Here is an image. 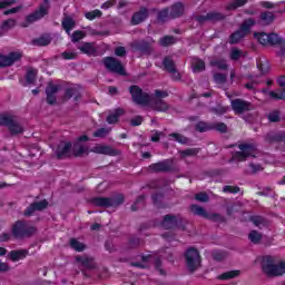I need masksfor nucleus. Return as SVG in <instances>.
Returning a JSON list of instances; mask_svg holds the SVG:
<instances>
[{
  "label": "nucleus",
  "mask_w": 285,
  "mask_h": 285,
  "mask_svg": "<svg viewBox=\"0 0 285 285\" xmlns=\"http://www.w3.org/2000/svg\"><path fill=\"white\" fill-rule=\"evenodd\" d=\"M9 257L11 262H19L21 259H26V257H28V250H12L10 252Z\"/></svg>",
  "instance_id": "obj_24"
},
{
  "label": "nucleus",
  "mask_w": 285,
  "mask_h": 285,
  "mask_svg": "<svg viewBox=\"0 0 285 285\" xmlns=\"http://www.w3.org/2000/svg\"><path fill=\"white\" fill-rule=\"evenodd\" d=\"M129 92L131 95L134 104H137L138 106H148V104H150V95L144 92L141 88L137 86H131L129 88Z\"/></svg>",
  "instance_id": "obj_7"
},
{
  "label": "nucleus",
  "mask_w": 285,
  "mask_h": 285,
  "mask_svg": "<svg viewBox=\"0 0 285 285\" xmlns=\"http://www.w3.org/2000/svg\"><path fill=\"white\" fill-rule=\"evenodd\" d=\"M72 149V144L70 142H60L58 148L56 149V155L58 159H66V157H70V150Z\"/></svg>",
  "instance_id": "obj_16"
},
{
  "label": "nucleus",
  "mask_w": 285,
  "mask_h": 285,
  "mask_svg": "<svg viewBox=\"0 0 285 285\" xmlns=\"http://www.w3.org/2000/svg\"><path fill=\"white\" fill-rule=\"evenodd\" d=\"M115 55H116L117 57H124V56L126 55V48H124V47H118V48H116Z\"/></svg>",
  "instance_id": "obj_64"
},
{
  "label": "nucleus",
  "mask_w": 285,
  "mask_h": 285,
  "mask_svg": "<svg viewBox=\"0 0 285 285\" xmlns=\"http://www.w3.org/2000/svg\"><path fill=\"white\" fill-rule=\"evenodd\" d=\"M266 140L267 141H284V136L275 135V134L271 132V134H267Z\"/></svg>",
  "instance_id": "obj_53"
},
{
  "label": "nucleus",
  "mask_w": 285,
  "mask_h": 285,
  "mask_svg": "<svg viewBox=\"0 0 285 285\" xmlns=\"http://www.w3.org/2000/svg\"><path fill=\"white\" fill-rule=\"evenodd\" d=\"M168 19H170V12L168 11V9H164L161 11H159L158 13V21H167Z\"/></svg>",
  "instance_id": "obj_50"
},
{
  "label": "nucleus",
  "mask_w": 285,
  "mask_h": 285,
  "mask_svg": "<svg viewBox=\"0 0 285 285\" xmlns=\"http://www.w3.org/2000/svg\"><path fill=\"white\" fill-rule=\"evenodd\" d=\"M16 24L17 21H14V19H9L2 23V28H14Z\"/></svg>",
  "instance_id": "obj_62"
},
{
  "label": "nucleus",
  "mask_w": 285,
  "mask_h": 285,
  "mask_svg": "<svg viewBox=\"0 0 285 285\" xmlns=\"http://www.w3.org/2000/svg\"><path fill=\"white\" fill-rule=\"evenodd\" d=\"M255 23L256 21L253 18L244 20L239 27V30L230 35L229 43H239V41H242V39H244V37L250 32V28H253Z\"/></svg>",
  "instance_id": "obj_3"
},
{
  "label": "nucleus",
  "mask_w": 285,
  "mask_h": 285,
  "mask_svg": "<svg viewBox=\"0 0 285 285\" xmlns=\"http://www.w3.org/2000/svg\"><path fill=\"white\" fill-rule=\"evenodd\" d=\"M48 14V8L40 7V9L27 17L28 23H35V21H39V19H43Z\"/></svg>",
  "instance_id": "obj_20"
},
{
  "label": "nucleus",
  "mask_w": 285,
  "mask_h": 285,
  "mask_svg": "<svg viewBox=\"0 0 285 285\" xmlns=\"http://www.w3.org/2000/svg\"><path fill=\"white\" fill-rule=\"evenodd\" d=\"M232 109L237 115H244V112H248L253 109V105L246 100L235 99L232 100Z\"/></svg>",
  "instance_id": "obj_12"
},
{
  "label": "nucleus",
  "mask_w": 285,
  "mask_h": 285,
  "mask_svg": "<svg viewBox=\"0 0 285 285\" xmlns=\"http://www.w3.org/2000/svg\"><path fill=\"white\" fill-rule=\"evenodd\" d=\"M210 66H215L219 70H226L228 68V65L224 59L210 60Z\"/></svg>",
  "instance_id": "obj_41"
},
{
  "label": "nucleus",
  "mask_w": 285,
  "mask_h": 285,
  "mask_svg": "<svg viewBox=\"0 0 285 285\" xmlns=\"http://www.w3.org/2000/svg\"><path fill=\"white\" fill-rule=\"evenodd\" d=\"M275 21V13L271 11H264L261 13V22L263 26H271Z\"/></svg>",
  "instance_id": "obj_26"
},
{
  "label": "nucleus",
  "mask_w": 285,
  "mask_h": 285,
  "mask_svg": "<svg viewBox=\"0 0 285 285\" xmlns=\"http://www.w3.org/2000/svg\"><path fill=\"white\" fill-rule=\"evenodd\" d=\"M37 227L24 220H17L12 226V235L18 238L32 237Z\"/></svg>",
  "instance_id": "obj_2"
},
{
  "label": "nucleus",
  "mask_w": 285,
  "mask_h": 285,
  "mask_svg": "<svg viewBox=\"0 0 285 285\" xmlns=\"http://www.w3.org/2000/svg\"><path fill=\"white\" fill-rule=\"evenodd\" d=\"M83 37H86V32L85 31H73V33L71 35V41L72 43H77V41H81V39H83Z\"/></svg>",
  "instance_id": "obj_45"
},
{
  "label": "nucleus",
  "mask_w": 285,
  "mask_h": 285,
  "mask_svg": "<svg viewBox=\"0 0 285 285\" xmlns=\"http://www.w3.org/2000/svg\"><path fill=\"white\" fill-rule=\"evenodd\" d=\"M131 50L138 51V52H148L150 50V43L141 40V41H135L131 45Z\"/></svg>",
  "instance_id": "obj_23"
},
{
  "label": "nucleus",
  "mask_w": 285,
  "mask_h": 285,
  "mask_svg": "<svg viewBox=\"0 0 285 285\" xmlns=\"http://www.w3.org/2000/svg\"><path fill=\"white\" fill-rule=\"evenodd\" d=\"M197 149H187V150H183L180 151V156L184 157H195V155H197Z\"/></svg>",
  "instance_id": "obj_56"
},
{
  "label": "nucleus",
  "mask_w": 285,
  "mask_h": 285,
  "mask_svg": "<svg viewBox=\"0 0 285 285\" xmlns=\"http://www.w3.org/2000/svg\"><path fill=\"white\" fill-rule=\"evenodd\" d=\"M104 66L109 70L110 72H115L116 75H126V69H124V65H121V61L115 59L114 57H106L104 58Z\"/></svg>",
  "instance_id": "obj_10"
},
{
  "label": "nucleus",
  "mask_w": 285,
  "mask_h": 285,
  "mask_svg": "<svg viewBox=\"0 0 285 285\" xmlns=\"http://www.w3.org/2000/svg\"><path fill=\"white\" fill-rule=\"evenodd\" d=\"M62 58H65L67 60L77 59V53L65 51V52H62Z\"/></svg>",
  "instance_id": "obj_63"
},
{
  "label": "nucleus",
  "mask_w": 285,
  "mask_h": 285,
  "mask_svg": "<svg viewBox=\"0 0 285 285\" xmlns=\"http://www.w3.org/2000/svg\"><path fill=\"white\" fill-rule=\"evenodd\" d=\"M33 206H35L36 210H45V208H48V202L40 200V202L33 203Z\"/></svg>",
  "instance_id": "obj_55"
},
{
  "label": "nucleus",
  "mask_w": 285,
  "mask_h": 285,
  "mask_svg": "<svg viewBox=\"0 0 285 285\" xmlns=\"http://www.w3.org/2000/svg\"><path fill=\"white\" fill-rule=\"evenodd\" d=\"M73 155L76 157H81L82 155H88V147L79 145V142H76L73 145Z\"/></svg>",
  "instance_id": "obj_33"
},
{
  "label": "nucleus",
  "mask_w": 285,
  "mask_h": 285,
  "mask_svg": "<svg viewBox=\"0 0 285 285\" xmlns=\"http://www.w3.org/2000/svg\"><path fill=\"white\" fill-rule=\"evenodd\" d=\"M239 275H242V272L239 269L229 271L220 274L218 276V279H223V281L235 279L236 277H239Z\"/></svg>",
  "instance_id": "obj_29"
},
{
  "label": "nucleus",
  "mask_w": 285,
  "mask_h": 285,
  "mask_svg": "<svg viewBox=\"0 0 285 285\" xmlns=\"http://www.w3.org/2000/svg\"><path fill=\"white\" fill-rule=\"evenodd\" d=\"M78 50L83 52V55H88V57H95L97 55V47L92 42H85L78 46Z\"/></svg>",
  "instance_id": "obj_19"
},
{
  "label": "nucleus",
  "mask_w": 285,
  "mask_h": 285,
  "mask_svg": "<svg viewBox=\"0 0 285 285\" xmlns=\"http://www.w3.org/2000/svg\"><path fill=\"white\" fill-rule=\"evenodd\" d=\"M263 273L268 277H282L285 275V262H277L273 256H264L262 261Z\"/></svg>",
  "instance_id": "obj_1"
},
{
  "label": "nucleus",
  "mask_w": 285,
  "mask_h": 285,
  "mask_svg": "<svg viewBox=\"0 0 285 285\" xmlns=\"http://www.w3.org/2000/svg\"><path fill=\"white\" fill-rule=\"evenodd\" d=\"M142 262L145 265L139 263H132V266H138L139 268H146L148 264H150V262H155V256L153 255L142 256Z\"/></svg>",
  "instance_id": "obj_39"
},
{
  "label": "nucleus",
  "mask_w": 285,
  "mask_h": 285,
  "mask_svg": "<svg viewBox=\"0 0 285 285\" xmlns=\"http://www.w3.org/2000/svg\"><path fill=\"white\" fill-rule=\"evenodd\" d=\"M268 96L271 99H285V91L277 90V91H269Z\"/></svg>",
  "instance_id": "obj_49"
},
{
  "label": "nucleus",
  "mask_w": 285,
  "mask_h": 285,
  "mask_svg": "<svg viewBox=\"0 0 285 285\" xmlns=\"http://www.w3.org/2000/svg\"><path fill=\"white\" fill-rule=\"evenodd\" d=\"M185 259L187 268L190 271V273H195V271L202 266V256L199 255V252L194 247L187 249L185 253Z\"/></svg>",
  "instance_id": "obj_5"
},
{
  "label": "nucleus",
  "mask_w": 285,
  "mask_h": 285,
  "mask_svg": "<svg viewBox=\"0 0 285 285\" xmlns=\"http://www.w3.org/2000/svg\"><path fill=\"white\" fill-rule=\"evenodd\" d=\"M163 65H164L165 70H167L168 72L175 71V61H173V59L165 58L163 61Z\"/></svg>",
  "instance_id": "obj_42"
},
{
  "label": "nucleus",
  "mask_w": 285,
  "mask_h": 285,
  "mask_svg": "<svg viewBox=\"0 0 285 285\" xmlns=\"http://www.w3.org/2000/svg\"><path fill=\"white\" fill-rule=\"evenodd\" d=\"M168 97V92L156 90L155 96L150 97L148 105L151 110H156L157 112H166L169 106L164 101V98Z\"/></svg>",
  "instance_id": "obj_4"
},
{
  "label": "nucleus",
  "mask_w": 285,
  "mask_h": 285,
  "mask_svg": "<svg viewBox=\"0 0 285 285\" xmlns=\"http://www.w3.org/2000/svg\"><path fill=\"white\" fill-rule=\"evenodd\" d=\"M255 39L261 42L262 46H277L279 43V36L277 33H254Z\"/></svg>",
  "instance_id": "obj_11"
},
{
  "label": "nucleus",
  "mask_w": 285,
  "mask_h": 285,
  "mask_svg": "<svg viewBox=\"0 0 285 285\" xmlns=\"http://www.w3.org/2000/svg\"><path fill=\"white\" fill-rule=\"evenodd\" d=\"M110 130H111L110 128H100L94 132V137H99V138L108 137V135H110Z\"/></svg>",
  "instance_id": "obj_46"
},
{
  "label": "nucleus",
  "mask_w": 285,
  "mask_h": 285,
  "mask_svg": "<svg viewBox=\"0 0 285 285\" xmlns=\"http://www.w3.org/2000/svg\"><path fill=\"white\" fill-rule=\"evenodd\" d=\"M196 130L198 132H206L208 130H213V125H208L207 122L200 121L196 125Z\"/></svg>",
  "instance_id": "obj_43"
},
{
  "label": "nucleus",
  "mask_w": 285,
  "mask_h": 285,
  "mask_svg": "<svg viewBox=\"0 0 285 285\" xmlns=\"http://www.w3.org/2000/svg\"><path fill=\"white\" fill-rule=\"evenodd\" d=\"M243 51L237 49V48H233L230 51V56L229 59H232V61H238L242 58Z\"/></svg>",
  "instance_id": "obj_47"
},
{
  "label": "nucleus",
  "mask_w": 285,
  "mask_h": 285,
  "mask_svg": "<svg viewBox=\"0 0 285 285\" xmlns=\"http://www.w3.org/2000/svg\"><path fill=\"white\" fill-rule=\"evenodd\" d=\"M190 210L195 215H198L199 217H205V219H208V213H206V209H204V207L198 205H191Z\"/></svg>",
  "instance_id": "obj_32"
},
{
  "label": "nucleus",
  "mask_w": 285,
  "mask_h": 285,
  "mask_svg": "<svg viewBox=\"0 0 285 285\" xmlns=\"http://www.w3.org/2000/svg\"><path fill=\"white\" fill-rule=\"evenodd\" d=\"M179 222H181L180 217L173 216V215H166L161 223V226H163V228L168 230L170 228H177V225L179 224Z\"/></svg>",
  "instance_id": "obj_18"
},
{
  "label": "nucleus",
  "mask_w": 285,
  "mask_h": 285,
  "mask_svg": "<svg viewBox=\"0 0 285 285\" xmlns=\"http://www.w3.org/2000/svg\"><path fill=\"white\" fill-rule=\"evenodd\" d=\"M224 193H233V194H237L239 193V187H233V186H225L223 188Z\"/></svg>",
  "instance_id": "obj_61"
},
{
  "label": "nucleus",
  "mask_w": 285,
  "mask_h": 285,
  "mask_svg": "<svg viewBox=\"0 0 285 285\" xmlns=\"http://www.w3.org/2000/svg\"><path fill=\"white\" fill-rule=\"evenodd\" d=\"M124 115V109H116L112 114L107 117V124H117L119 121V116Z\"/></svg>",
  "instance_id": "obj_30"
},
{
  "label": "nucleus",
  "mask_w": 285,
  "mask_h": 285,
  "mask_svg": "<svg viewBox=\"0 0 285 285\" xmlns=\"http://www.w3.org/2000/svg\"><path fill=\"white\" fill-rule=\"evenodd\" d=\"M149 170H151V173H168L170 165L168 161L156 163L149 166Z\"/></svg>",
  "instance_id": "obj_22"
},
{
  "label": "nucleus",
  "mask_w": 285,
  "mask_h": 285,
  "mask_svg": "<svg viewBox=\"0 0 285 285\" xmlns=\"http://www.w3.org/2000/svg\"><path fill=\"white\" fill-rule=\"evenodd\" d=\"M196 19L198 23H204V21H220V19H224V16L217 12H209L206 16H198Z\"/></svg>",
  "instance_id": "obj_21"
},
{
  "label": "nucleus",
  "mask_w": 285,
  "mask_h": 285,
  "mask_svg": "<svg viewBox=\"0 0 285 285\" xmlns=\"http://www.w3.org/2000/svg\"><path fill=\"white\" fill-rule=\"evenodd\" d=\"M62 28L66 30L67 35H70V31L75 28V20H72V18H66L62 21Z\"/></svg>",
  "instance_id": "obj_35"
},
{
  "label": "nucleus",
  "mask_w": 285,
  "mask_h": 285,
  "mask_svg": "<svg viewBox=\"0 0 285 285\" xmlns=\"http://www.w3.org/2000/svg\"><path fill=\"white\" fill-rule=\"evenodd\" d=\"M59 88H61L59 85H55L50 82L46 89L47 95V102L50 106H53V104H57V94L59 92Z\"/></svg>",
  "instance_id": "obj_15"
},
{
  "label": "nucleus",
  "mask_w": 285,
  "mask_h": 285,
  "mask_svg": "<svg viewBox=\"0 0 285 285\" xmlns=\"http://www.w3.org/2000/svg\"><path fill=\"white\" fill-rule=\"evenodd\" d=\"M69 244L71 248H73V250H77L78 253L86 250V245L79 242L77 238H71Z\"/></svg>",
  "instance_id": "obj_34"
},
{
  "label": "nucleus",
  "mask_w": 285,
  "mask_h": 285,
  "mask_svg": "<svg viewBox=\"0 0 285 285\" xmlns=\"http://www.w3.org/2000/svg\"><path fill=\"white\" fill-rule=\"evenodd\" d=\"M174 43H177V39L173 36H165L160 39V46H164L165 48L173 46Z\"/></svg>",
  "instance_id": "obj_36"
},
{
  "label": "nucleus",
  "mask_w": 285,
  "mask_h": 285,
  "mask_svg": "<svg viewBox=\"0 0 285 285\" xmlns=\"http://www.w3.org/2000/svg\"><path fill=\"white\" fill-rule=\"evenodd\" d=\"M181 14H184V4L178 2L170 8V19H177Z\"/></svg>",
  "instance_id": "obj_27"
},
{
  "label": "nucleus",
  "mask_w": 285,
  "mask_h": 285,
  "mask_svg": "<svg viewBox=\"0 0 285 285\" xmlns=\"http://www.w3.org/2000/svg\"><path fill=\"white\" fill-rule=\"evenodd\" d=\"M86 19L89 21H94L97 17H101V12L99 10L89 11L85 14Z\"/></svg>",
  "instance_id": "obj_54"
},
{
  "label": "nucleus",
  "mask_w": 285,
  "mask_h": 285,
  "mask_svg": "<svg viewBox=\"0 0 285 285\" xmlns=\"http://www.w3.org/2000/svg\"><path fill=\"white\" fill-rule=\"evenodd\" d=\"M250 219L254 226H266V219L262 216H253Z\"/></svg>",
  "instance_id": "obj_51"
},
{
  "label": "nucleus",
  "mask_w": 285,
  "mask_h": 285,
  "mask_svg": "<svg viewBox=\"0 0 285 285\" xmlns=\"http://www.w3.org/2000/svg\"><path fill=\"white\" fill-rule=\"evenodd\" d=\"M214 81L216 83H226V75H224V73H215L214 75Z\"/></svg>",
  "instance_id": "obj_57"
},
{
  "label": "nucleus",
  "mask_w": 285,
  "mask_h": 285,
  "mask_svg": "<svg viewBox=\"0 0 285 285\" xmlns=\"http://www.w3.org/2000/svg\"><path fill=\"white\" fill-rule=\"evenodd\" d=\"M91 153H95L96 155H109V157H117V155H119V150L106 145L95 146L91 149Z\"/></svg>",
  "instance_id": "obj_13"
},
{
  "label": "nucleus",
  "mask_w": 285,
  "mask_h": 285,
  "mask_svg": "<svg viewBox=\"0 0 285 285\" xmlns=\"http://www.w3.org/2000/svg\"><path fill=\"white\" fill-rule=\"evenodd\" d=\"M191 67L194 72H203V70H206V62L199 58H194Z\"/></svg>",
  "instance_id": "obj_28"
},
{
  "label": "nucleus",
  "mask_w": 285,
  "mask_h": 285,
  "mask_svg": "<svg viewBox=\"0 0 285 285\" xmlns=\"http://www.w3.org/2000/svg\"><path fill=\"white\" fill-rule=\"evenodd\" d=\"M52 40L49 36H42L36 40H33V46H50Z\"/></svg>",
  "instance_id": "obj_37"
},
{
  "label": "nucleus",
  "mask_w": 285,
  "mask_h": 285,
  "mask_svg": "<svg viewBox=\"0 0 285 285\" xmlns=\"http://www.w3.org/2000/svg\"><path fill=\"white\" fill-rule=\"evenodd\" d=\"M65 97L67 99H72L75 97L76 99L79 97V89L77 86L72 85L66 89Z\"/></svg>",
  "instance_id": "obj_31"
},
{
  "label": "nucleus",
  "mask_w": 285,
  "mask_h": 285,
  "mask_svg": "<svg viewBox=\"0 0 285 285\" xmlns=\"http://www.w3.org/2000/svg\"><path fill=\"white\" fill-rule=\"evenodd\" d=\"M76 262L81 264V266L86 268H95V261L91 257L88 256H77Z\"/></svg>",
  "instance_id": "obj_25"
},
{
  "label": "nucleus",
  "mask_w": 285,
  "mask_h": 285,
  "mask_svg": "<svg viewBox=\"0 0 285 285\" xmlns=\"http://www.w3.org/2000/svg\"><path fill=\"white\" fill-rule=\"evenodd\" d=\"M148 19V9L140 8L139 11L135 12L131 17V24L132 26H139V23H144Z\"/></svg>",
  "instance_id": "obj_17"
},
{
  "label": "nucleus",
  "mask_w": 285,
  "mask_h": 285,
  "mask_svg": "<svg viewBox=\"0 0 285 285\" xmlns=\"http://www.w3.org/2000/svg\"><path fill=\"white\" fill-rule=\"evenodd\" d=\"M144 118L141 116H136L130 120L131 126H141Z\"/></svg>",
  "instance_id": "obj_59"
},
{
  "label": "nucleus",
  "mask_w": 285,
  "mask_h": 285,
  "mask_svg": "<svg viewBox=\"0 0 285 285\" xmlns=\"http://www.w3.org/2000/svg\"><path fill=\"white\" fill-rule=\"evenodd\" d=\"M94 206H99L100 208H117L124 204V196L119 195L111 198L97 197L92 200Z\"/></svg>",
  "instance_id": "obj_6"
},
{
  "label": "nucleus",
  "mask_w": 285,
  "mask_h": 285,
  "mask_svg": "<svg viewBox=\"0 0 285 285\" xmlns=\"http://www.w3.org/2000/svg\"><path fill=\"white\" fill-rule=\"evenodd\" d=\"M247 3H248V0H234V2L227 6V10H237V8H242Z\"/></svg>",
  "instance_id": "obj_38"
},
{
  "label": "nucleus",
  "mask_w": 285,
  "mask_h": 285,
  "mask_svg": "<svg viewBox=\"0 0 285 285\" xmlns=\"http://www.w3.org/2000/svg\"><path fill=\"white\" fill-rule=\"evenodd\" d=\"M268 119H269V121H272L274 124L279 121V112L278 111H274V112L269 114L268 115Z\"/></svg>",
  "instance_id": "obj_60"
},
{
  "label": "nucleus",
  "mask_w": 285,
  "mask_h": 285,
  "mask_svg": "<svg viewBox=\"0 0 285 285\" xmlns=\"http://www.w3.org/2000/svg\"><path fill=\"white\" fill-rule=\"evenodd\" d=\"M248 239L253 244H259V242H262V234H259L257 230H252L248 235Z\"/></svg>",
  "instance_id": "obj_40"
},
{
  "label": "nucleus",
  "mask_w": 285,
  "mask_h": 285,
  "mask_svg": "<svg viewBox=\"0 0 285 285\" xmlns=\"http://www.w3.org/2000/svg\"><path fill=\"white\" fill-rule=\"evenodd\" d=\"M195 199L197 202H202V203L206 204V202H208V194H206V193L196 194Z\"/></svg>",
  "instance_id": "obj_58"
},
{
  "label": "nucleus",
  "mask_w": 285,
  "mask_h": 285,
  "mask_svg": "<svg viewBox=\"0 0 285 285\" xmlns=\"http://www.w3.org/2000/svg\"><path fill=\"white\" fill-rule=\"evenodd\" d=\"M212 130H218V132H226V130H228V127L224 122H217L212 125Z\"/></svg>",
  "instance_id": "obj_52"
},
{
  "label": "nucleus",
  "mask_w": 285,
  "mask_h": 285,
  "mask_svg": "<svg viewBox=\"0 0 285 285\" xmlns=\"http://www.w3.org/2000/svg\"><path fill=\"white\" fill-rule=\"evenodd\" d=\"M240 151H237L236 154L233 155V159L236 161H246L248 157H255L256 148L255 145L250 144H240L238 146Z\"/></svg>",
  "instance_id": "obj_8"
},
{
  "label": "nucleus",
  "mask_w": 285,
  "mask_h": 285,
  "mask_svg": "<svg viewBox=\"0 0 285 285\" xmlns=\"http://www.w3.org/2000/svg\"><path fill=\"white\" fill-rule=\"evenodd\" d=\"M19 59H21L19 52H10L8 56L0 55V68L12 66L16 61H19Z\"/></svg>",
  "instance_id": "obj_14"
},
{
  "label": "nucleus",
  "mask_w": 285,
  "mask_h": 285,
  "mask_svg": "<svg viewBox=\"0 0 285 285\" xmlns=\"http://www.w3.org/2000/svg\"><path fill=\"white\" fill-rule=\"evenodd\" d=\"M169 137H173V139H175V141H178V144H188V138H186L181 134H169Z\"/></svg>",
  "instance_id": "obj_48"
},
{
  "label": "nucleus",
  "mask_w": 285,
  "mask_h": 285,
  "mask_svg": "<svg viewBox=\"0 0 285 285\" xmlns=\"http://www.w3.org/2000/svg\"><path fill=\"white\" fill-rule=\"evenodd\" d=\"M26 79H27V83H35L37 79V70L28 69Z\"/></svg>",
  "instance_id": "obj_44"
},
{
  "label": "nucleus",
  "mask_w": 285,
  "mask_h": 285,
  "mask_svg": "<svg viewBox=\"0 0 285 285\" xmlns=\"http://www.w3.org/2000/svg\"><path fill=\"white\" fill-rule=\"evenodd\" d=\"M0 126H8L12 135H19L23 132V127L14 121V117L10 115L0 116Z\"/></svg>",
  "instance_id": "obj_9"
}]
</instances>
